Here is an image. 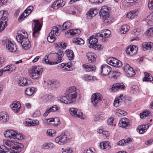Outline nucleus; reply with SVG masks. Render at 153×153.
<instances>
[{"label": "nucleus", "mask_w": 153, "mask_h": 153, "mask_svg": "<svg viewBox=\"0 0 153 153\" xmlns=\"http://www.w3.org/2000/svg\"><path fill=\"white\" fill-rule=\"evenodd\" d=\"M70 138V134L67 132L62 133L61 135L56 137L55 139L56 143L60 145H63L67 142Z\"/></svg>", "instance_id": "6e6552de"}, {"label": "nucleus", "mask_w": 153, "mask_h": 153, "mask_svg": "<svg viewBox=\"0 0 153 153\" xmlns=\"http://www.w3.org/2000/svg\"><path fill=\"white\" fill-rule=\"evenodd\" d=\"M33 9L32 6H28L24 12L19 16L18 20L19 22L22 21L24 19L28 16L31 13Z\"/></svg>", "instance_id": "f8f14e48"}, {"label": "nucleus", "mask_w": 153, "mask_h": 153, "mask_svg": "<svg viewBox=\"0 0 153 153\" xmlns=\"http://www.w3.org/2000/svg\"><path fill=\"white\" fill-rule=\"evenodd\" d=\"M15 134L13 135V139L19 140L23 139V135L22 134L19 133L16 131L15 130Z\"/></svg>", "instance_id": "ea45409f"}, {"label": "nucleus", "mask_w": 153, "mask_h": 153, "mask_svg": "<svg viewBox=\"0 0 153 153\" xmlns=\"http://www.w3.org/2000/svg\"><path fill=\"white\" fill-rule=\"evenodd\" d=\"M149 126L147 125H141L138 126L137 129L138 130L140 134H143L146 131V130L149 128Z\"/></svg>", "instance_id": "7c9ffc66"}, {"label": "nucleus", "mask_w": 153, "mask_h": 153, "mask_svg": "<svg viewBox=\"0 0 153 153\" xmlns=\"http://www.w3.org/2000/svg\"><path fill=\"white\" fill-rule=\"evenodd\" d=\"M42 71V69L41 66H34L30 69L29 72L32 78L35 79L39 77Z\"/></svg>", "instance_id": "20e7f679"}, {"label": "nucleus", "mask_w": 153, "mask_h": 153, "mask_svg": "<svg viewBox=\"0 0 153 153\" xmlns=\"http://www.w3.org/2000/svg\"><path fill=\"white\" fill-rule=\"evenodd\" d=\"M148 7L150 9H152L153 8V0H149Z\"/></svg>", "instance_id": "bf43d9fd"}, {"label": "nucleus", "mask_w": 153, "mask_h": 153, "mask_svg": "<svg viewBox=\"0 0 153 153\" xmlns=\"http://www.w3.org/2000/svg\"><path fill=\"white\" fill-rule=\"evenodd\" d=\"M102 99V95L100 93H95L93 94L91 97V101L93 104L97 105Z\"/></svg>", "instance_id": "ddd939ff"}, {"label": "nucleus", "mask_w": 153, "mask_h": 153, "mask_svg": "<svg viewBox=\"0 0 153 153\" xmlns=\"http://www.w3.org/2000/svg\"><path fill=\"white\" fill-rule=\"evenodd\" d=\"M108 64L114 67H120L122 65V62L113 57L108 58L106 60Z\"/></svg>", "instance_id": "9b49d317"}, {"label": "nucleus", "mask_w": 153, "mask_h": 153, "mask_svg": "<svg viewBox=\"0 0 153 153\" xmlns=\"http://www.w3.org/2000/svg\"><path fill=\"white\" fill-rule=\"evenodd\" d=\"M131 89L134 92H138L139 91L138 87L137 85L133 86Z\"/></svg>", "instance_id": "13d9d810"}, {"label": "nucleus", "mask_w": 153, "mask_h": 153, "mask_svg": "<svg viewBox=\"0 0 153 153\" xmlns=\"http://www.w3.org/2000/svg\"><path fill=\"white\" fill-rule=\"evenodd\" d=\"M40 115V111L39 110L36 111L33 114V116L34 117L39 116Z\"/></svg>", "instance_id": "680f3d73"}, {"label": "nucleus", "mask_w": 153, "mask_h": 153, "mask_svg": "<svg viewBox=\"0 0 153 153\" xmlns=\"http://www.w3.org/2000/svg\"><path fill=\"white\" fill-rule=\"evenodd\" d=\"M19 36V35L18 34L17 36H16V39L18 41V42L20 43L22 42L23 41H25V37L23 36H21V37L19 38V39H18V36Z\"/></svg>", "instance_id": "6e6d98bb"}, {"label": "nucleus", "mask_w": 153, "mask_h": 153, "mask_svg": "<svg viewBox=\"0 0 153 153\" xmlns=\"http://www.w3.org/2000/svg\"><path fill=\"white\" fill-rule=\"evenodd\" d=\"M4 57L2 56H0V68L2 66V64H4Z\"/></svg>", "instance_id": "e2e57ef3"}, {"label": "nucleus", "mask_w": 153, "mask_h": 153, "mask_svg": "<svg viewBox=\"0 0 153 153\" xmlns=\"http://www.w3.org/2000/svg\"><path fill=\"white\" fill-rule=\"evenodd\" d=\"M77 97V95L67 94L66 96H62L59 98V100L63 103L70 104L74 102Z\"/></svg>", "instance_id": "423d86ee"}, {"label": "nucleus", "mask_w": 153, "mask_h": 153, "mask_svg": "<svg viewBox=\"0 0 153 153\" xmlns=\"http://www.w3.org/2000/svg\"><path fill=\"white\" fill-rule=\"evenodd\" d=\"M65 4V2L63 0H57L51 5V8L53 10H56L60 7H63Z\"/></svg>", "instance_id": "f3484780"}, {"label": "nucleus", "mask_w": 153, "mask_h": 153, "mask_svg": "<svg viewBox=\"0 0 153 153\" xmlns=\"http://www.w3.org/2000/svg\"><path fill=\"white\" fill-rule=\"evenodd\" d=\"M94 11L93 9H91L87 13V17L88 19H91L96 15V14L94 13Z\"/></svg>", "instance_id": "37998d69"}, {"label": "nucleus", "mask_w": 153, "mask_h": 153, "mask_svg": "<svg viewBox=\"0 0 153 153\" xmlns=\"http://www.w3.org/2000/svg\"><path fill=\"white\" fill-rule=\"evenodd\" d=\"M150 114L149 111L146 110L144 111L142 113H140V117L141 118H143L146 117L147 115H150Z\"/></svg>", "instance_id": "3c124183"}, {"label": "nucleus", "mask_w": 153, "mask_h": 153, "mask_svg": "<svg viewBox=\"0 0 153 153\" xmlns=\"http://www.w3.org/2000/svg\"><path fill=\"white\" fill-rule=\"evenodd\" d=\"M53 123L54 125L58 126L60 124L59 119L58 117L53 118Z\"/></svg>", "instance_id": "864d4df0"}, {"label": "nucleus", "mask_w": 153, "mask_h": 153, "mask_svg": "<svg viewBox=\"0 0 153 153\" xmlns=\"http://www.w3.org/2000/svg\"><path fill=\"white\" fill-rule=\"evenodd\" d=\"M141 48L144 51L148 50L153 51V43L151 42H144L142 43Z\"/></svg>", "instance_id": "aec40b11"}, {"label": "nucleus", "mask_w": 153, "mask_h": 153, "mask_svg": "<svg viewBox=\"0 0 153 153\" xmlns=\"http://www.w3.org/2000/svg\"><path fill=\"white\" fill-rule=\"evenodd\" d=\"M73 42H75L77 45H82L84 43V40L81 38H75L73 40Z\"/></svg>", "instance_id": "de8ad7c7"}, {"label": "nucleus", "mask_w": 153, "mask_h": 153, "mask_svg": "<svg viewBox=\"0 0 153 153\" xmlns=\"http://www.w3.org/2000/svg\"><path fill=\"white\" fill-rule=\"evenodd\" d=\"M82 67L85 68L87 72L95 70L96 68L95 66L91 65H90L84 64L82 65Z\"/></svg>", "instance_id": "f704fd0d"}, {"label": "nucleus", "mask_w": 153, "mask_h": 153, "mask_svg": "<svg viewBox=\"0 0 153 153\" xmlns=\"http://www.w3.org/2000/svg\"><path fill=\"white\" fill-rule=\"evenodd\" d=\"M130 29L129 26L127 25H123L121 27V30L120 32L122 34H125Z\"/></svg>", "instance_id": "79ce46f5"}, {"label": "nucleus", "mask_w": 153, "mask_h": 153, "mask_svg": "<svg viewBox=\"0 0 153 153\" xmlns=\"http://www.w3.org/2000/svg\"><path fill=\"white\" fill-rule=\"evenodd\" d=\"M95 55L93 53H88L86 54V56L89 62L91 63H94L96 62V58Z\"/></svg>", "instance_id": "b1692460"}, {"label": "nucleus", "mask_w": 153, "mask_h": 153, "mask_svg": "<svg viewBox=\"0 0 153 153\" xmlns=\"http://www.w3.org/2000/svg\"><path fill=\"white\" fill-rule=\"evenodd\" d=\"M48 42L50 43H52L54 42L56 38L53 32H51L49 34V36L47 37Z\"/></svg>", "instance_id": "c9c22d12"}, {"label": "nucleus", "mask_w": 153, "mask_h": 153, "mask_svg": "<svg viewBox=\"0 0 153 153\" xmlns=\"http://www.w3.org/2000/svg\"><path fill=\"white\" fill-rule=\"evenodd\" d=\"M56 134V131L53 129L48 130L46 132V134L49 136H55Z\"/></svg>", "instance_id": "8fccbe9b"}, {"label": "nucleus", "mask_w": 153, "mask_h": 153, "mask_svg": "<svg viewBox=\"0 0 153 153\" xmlns=\"http://www.w3.org/2000/svg\"><path fill=\"white\" fill-rule=\"evenodd\" d=\"M123 95H121L119 97H118L115 98L113 102L114 106L117 107L119 106L122 100L124 99Z\"/></svg>", "instance_id": "bb28decb"}, {"label": "nucleus", "mask_w": 153, "mask_h": 153, "mask_svg": "<svg viewBox=\"0 0 153 153\" xmlns=\"http://www.w3.org/2000/svg\"><path fill=\"white\" fill-rule=\"evenodd\" d=\"M65 52L68 57V59L70 60L73 59L74 57V52L72 50H66Z\"/></svg>", "instance_id": "58836bf2"}, {"label": "nucleus", "mask_w": 153, "mask_h": 153, "mask_svg": "<svg viewBox=\"0 0 153 153\" xmlns=\"http://www.w3.org/2000/svg\"><path fill=\"white\" fill-rule=\"evenodd\" d=\"M41 27L42 25L38 20L34 21V26L33 29V36L34 37L36 38L39 36Z\"/></svg>", "instance_id": "9d476101"}, {"label": "nucleus", "mask_w": 153, "mask_h": 153, "mask_svg": "<svg viewBox=\"0 0 153 153\" xmlns=\"http://www.w3.org/2000/svg\"><path fill=\"white\" fill-rule=\"evenodd\" d=\"M89 1L92 3L94 4L102 3L103 1V0H89Z\"/></svg>", "instance_id": "4d7b16f0"}, {"label": "nucleus", "mask_w": 153, "mask_h": 153, "mask_svg": "<svg viewBox=\"0 0 153 153\" xmlns=\"http://www.w3.org/2000/svg\"><path fill=\"white\" fill-rule=\"evenodd\" d=\"M114 120V118L111 117L108 120L107 123L108 125H112L113 121Z\"/></svg>", "instance_id": "338daca9"}, {"label": "nucleus", "mask_w": 153, "mask_h": 153, "mask_svg": "<svg viewBox=\"0 0 153 153\" xmlns=\"http://www.w3.org/2000/svg\"><path fill=\"white\" fill-rule=\"evenodd\" d=\"M89 39V43L90 44L89 45L90 48H93L95 50H99L102 49L101 45H97V44L98 42V40L95 37L91 36Z\"/></svg>", "instance_id": "1a4fd4ad"}, {"label": "nucleus", "mask_w": 153, "mask_h": 153, "mask_svg": "<svg viewBox=\"0 0 153 153\" xmlns=\"http://www.w3.org/2000/svg\"><path fill=\"white\" fill-rule=\"evenodd\" d=\"M67 46V44L65 43H63L62 42H59L56 45V47L59 48H61L62 49H64Z\"/></svg>", "instance_id": "603ef678"}, {"label": "nucleus", "mask_w": 153, "mask_h": 153, "mask_svg": "<svg viewBox=\"0 0 153 153\" xmlns=\"http://www.w3.org/2000/svg\"><path fill=\"white\" fill-rule=\"evenodd\" d=\"M22 45L23 48L25 50L28 49L31 47L30 41L28 38L25 39V41L20 43Z\"/></svg>", "instance_id": "cd10ccee"}, {"label": "nucleus", "mask_w": 153, "mask_h": 153, "mask_svg": "<svg viewBox=\"0 0 153 153\" xmlns=\"http://www.w3.org/2000/svg\"><path fill=\"white\" fill-rule=\"evenodd\" d=\"M129 120L126 118L121 119L119 121L118 126L122 128H126L129 125Z\"/></svg>", "instance_id": "5701e85b"}, {"label": "nucleus", "mask_w": 153, "mask_h": 153, "mask_svg": "<svg viewBox=\"0 0 153 153\" xmlns=\"http://www.w3.org/2000/svg\"><path fill=\"white\" fill-rule=\"evenodd\" d=\"M69 111L71 115L74 117L84 119L82 113L79 111L76 108H72L69 110Z\"/></svg>", "instance_id": "2eb2a0df"}, {"label": "nucleus", "mask_w": 153, "mask_h": 153, "mask_svg": "<svg viewBox=\"0 0 153 153\" xmlns=\"http://www.w3.org/2000/svg\"><path fill=\"white\" fill-rule=\"evenodd\" d=\"M30 83V81L27 80L26 78H22L19 80V84L22 86L29 85Z\"/></svg>", "instance_id": "473e14b6"}, {"label": "nucleus", "mask_w": 153, "mask_h": 153, "mask_svg": "<svg viewBox=\"0 0 153 153\" xmlns=\"http://www.w3.org/2000/svg\"><path fill=\"white\" fill-rule=\"evenodd\" d=\"M4 145L0 146V153H19L23 149V145L21 143L5 140Z\"/></svg>", "instance_id": "f257e3e1"}, {"label": "nucleus", "mask_w": 153, "mask_h": 153, "mask_svg": "<svg viewBox=\"0 0 153 153\" xmlns=\"http://www.w3.org/2000/svg\"><path fill=\"white\" fill-rule=\"evenodd\" d=\"M84 77L85 80H90L92 79V76L88 75H85Z\"/></svg>", "instance_id": "69168bd1"}, {"label": "nucleus", "mask_w": 153, "mask_h": 153, "mask_svg": "<svg viewBox=\"0 0 153 153\" xmlns=\"http://www.w3.org/2000/svg\"><path fill=\"white\" fill-rule=\"evenodd\" d=\"M131 68V67L128 64H125V65L123 67V69L126 72Z\"/></svg>", "instance_id": "052dcab7"}, {"label": "nucleus", "mask_w": 153, "mask_h": 153, "mask_svg": "<svg viewBox=\"0 0 153 153\" xmlns=\"http://www.w3.org/2000/svg\"><path fill=\"white\" fill-rule=\"evenodd\" d=\"M2 43L3 45H6V48L10 52H15L16 51L17 48L16 44L12 42L10 40L7 39L6 38L2 41Z\"/></svg>", "instance_id": "0eeeda50"}, {"label": "nucleus", "mask_w": 153, "mask_h": 153, "mask_svg": "<svg viewBox=\"0 0 153 153\" xmlns=\"http://www.w3.org/2000/svg\"><path fill=\"white\" fill-rule=\"evenodd\" d=\"M127 73V76L128 77H132L135 75V72L134 71L133 69L132 68H130V69L126 72Z\"/></svg>", "instance_id": "09e8293b"}, {"label": "nucleus", "mask_w": 153, "mask_h": 153, "mask_svg": "<svg viewBox=\"0 0 153 153\" xmlns=\"http://www.w3.org/2000/svg\"><path fill=\"white\" fill-rule=\"evenodd\" d=\"M62 153H73V152L70 149H67L63 151Z\"/></svg>", "instance_id": "774afa93"}, {"label": "nucleus", "mask_w": 153, "mask_h": 153, "mask_svg": "<svg viewBox=\"0 0 153 153\" xmlns=\"http://www.w3.org/2000/svg\"><path fill=\"white\" fill-rule=\"evenodd\" d=\"M99 15L102 17L105 23H111V18L109 17L108 9L106 7L103 6L102 7L99 13Z\"/></svg>", "instance_id": "7ed1b4c3"}, {"label": "nucleus", "mask_w": 153, "mask_h": 153, "mask_svg": "<svg viewBox=\"0 0 153 153\" xmlns=\"http://www.w3.org/2000/svg\"><path fill=\"white\" fill-rule=\"evenodd\" d=\"M109 143L108 142L101 143L100 146L101 149L108 150L111 148Z\"/></svg>", "instance_id": "72a5a7b5"}, {"label": "nucleus", "mask_w": 153, "mask_h": 153, "mask_svg": "<svg viewBox=\"0 0 153 153\" xmlns=\"http://www.w3.org/2000/svg\"><path fill=\"white\" fill-rule=\"evenodd\" d=\"M80 30L78 29L68 30L65 33L66 35L70 34L71 35H75L77 36L80 33Z\"/></svg>", "instance_id": "c756f323"}, {"label": "nucleus", "mask_w": 153, "mask_h": 153, "mask_svg": "<svg viewBox=\"0 0 153 153\" xmlns=\"http://www.w3.org/2000/svg\"><path fill=\"white\" fill-rule=\"evenodd\" d=\"M52 97L51 94H42L41 96V98L43 100L46 101H50Z\"/></svg>", "instance_id": "c03bdc74"}, {"label": "nucleus", "mask_w": 153, "mask_h": 153, "mask_svg": "<svg viewBox=\"0 0 153 153\" xmlns=\"http://www.w3.org/2000/svg\"><path fill=\"white\" fill-rule=\"evenodd\" d=\"M64 53L63 51L61 50H59L54 55V56L57 57L58 59L56 61L53 62H51L48 59V56H46L44 59V61L46 64L48 65H56L61 62L62 60V57L64 56Z\"/></svg>", "instance_id": "39448f33"}, {"label": "nucleus", "mask_w": 153, "mask_h": 153, "mask_svg": "<svg viewBox=\"0 0 153 153\" xmlns=\"http://www.w3.org/2000/svg\"><path fill=\"white\" fill-rule=\"evenodd\" d=\"M8 16L7 11H0V32L3 31L7 26Z\"/></svg>", "instance_id": "f03ea898"}, {"label": "nucleus", "mask_w": 153, "mask_h": 153, "mask_svg": "<svg viewBox=\"0 0 153 153\" xmlns=\"http://www.w3.org/2000/svg\"><path fill=\"white\" fill-rule=\"evenodd\" d=\"M95 151L94 148L92 147L88 149L85 150L83 153H93L94 152L93 151Z\"/></svg>", "instance_id": "5fc2aeb1"}, {"label": "nucleus", "mask_w": 153, "mask_h": 153, "mask_svg": "<svg viewBox=\"0 0 153 153\" xmlns=\"http://www.w3.org/2000/svg\"><path fill=\"white\" fill-rule=\"evenodd\" d=\"M9 119V116L7 113L5 112H2L0 113V121L5 123L7 122Z\"/></svg>", "instance_id": "393cba45"}, {"label": "nucleus", "mask_w": 153, "mask_h": 153, "mask_svg": "<svg viewBox=\"0 0 153 153\" xmlns=\"http://www.w3.org/2000/svg\"><path fill=\"white\" fill-rule=\"evenodd\" d=\"M60 108L56 105H54L50 108H48L44 114L43 115L45 117L48 116V114L52 112L59 111L60 110Z\"/></svg>", "instance_id": "dca6fc26"}, {"label": "nucleus", "mask_w": 153, "mask_h": 153, "mask_svg": "<svg viewBox=\"0 0 153 153\" xmlns=\"http://www.w3.org/2000/svg\"><path fill=\"white\" fill-rule=\"evenodd\" d=\"M19 35V36H18V39H19L20 37H21V36L25 37V39L28 38V35L27 32L25 30H19L17 33Z\"/></svg>", "instance_id": "a19ab883"}, {"label": "nucleus", "mask_w": 153, "mask_h": 153, "mask_svg": "<svg viewBox=\"0 0 153 153\" xmlns=\"http://www.w3.org/2000/svg\"><path fill=\"white\" fill-rule=\"evenodd\" d=\"M15 130H9L6 131L4 133V136L6 138L13 139V135L15 134Z\"/></svg>", "instance_id": "c85d7f7f"}, {"label": "nucleus", "mask_w": 153, "mask_h": 153, "mask_svg": "<svg viewBox=\"0 0 153 153\" xmlns=\"http://www.w3.org/2000/svg\"><path fill=\"white\" fill-rule=\"evenodd\" d=\"M21 106L20 103L19 102H14L11 105V107L13 111L16 113L18 112Z\"/></svg>", "instance_id": "a878e982"}, {"label": "nucleus", "mask_w": 153, "mask_h": 153, "mask_svg": "<svg viewBox=\"0 0 153 153\" xmlns=\"http://www.w3.org/2000/svg\"><path fill=\"white\" fill-rule=\"evenodd\" d=\"M16 67L14 65H10L6 66L2 69L0 70V76L2 75V73L4 72L10 71L11 72L15 70Z\"/></svg>", "instance_id": "6ab92c4d"}, {"label": "nucleus", "mask_w": 153, "mask_h": 153, "mask_svg": "<svg viewBox=\"0 0 153 153\" xmlns=\"http://www.w3.org/2000/svg\"><path fill=\"white\" fill-rule=\"evenodd\" d=\"M144 74L145 76L143 78V81L151 82L153 81V78L148 73L145 72L144 73Z\"/></svg>", "instance_id": "e433bc0d"}, {"label": "nucleus", "mask_w": 153, "mask_h": 153, "mask_svg": "<svg viewBox=\"0 0 153 153\" xmlns=\"http://www.w3.org/2000/svg\"><path fill=\"white\" fill-rule=\"evenodd\" d=\"M72 25L71 23L69 21H66L63 25V30H66L70 28Z\"/></svg>", "instance_id": "49530a36"}, {"label": "nucleus", "mask_w": 153, "mask_h": 153, "mask_svg": "<svg viewBox=\"0 0 153 153\" xmlns=\"http://www.w3.org/2000/svg\"><path fill=\"white\" fill-rule=\"evenodd\" d=\"M138 47L134 45L129 46L126 49V53L131 56L134 55L137 52L138 50Z\"/></svg>", "instance_id": "4468645a"}, {"label": "nucleus", "mask_w": 153, "mask_h": 153, "mask_svg": "<svg viewBox=\"0 0 153 153\" xmlns=\"http://www.w3.org/2000/svg\"><path fill=\"white\" fill-rule=\"evenodd\" d=\"M79 92V90L77 89L74 86H72L68 88L66 90L67 94H74L77 95Z\"/></svg>", "instance_id": "4be33fe9"}, {"label": "nucleus", "mask_w": 153, "mask_h": 153, "mask_svg": "<svg viewBox=\"0 0 153 153\" xmlns=\"http://www.w3.org/2000/svg\"><path fill=\"white\" fill-rule=\"evenodd\" d=\"M102 31L103 34V38H108L111 33L110 31L108 29L103 30Z\"/></svg>", "instance_id": "a18cd8bd"}, {"label": "nucleus", "mask_w": 153, "mask_h": 153, "mask_svg": "<svg viewBox=\"0 0 153 153\" xmlns=\"http://www.w3.org/2000/svg\"><path fill=\"white\" fill-rule=\"evenodd\" d=\"M111 71V68L108 65H102L101 66V72L103 76H105L108 75Z\"/></svg>", "instance_id": "a211bd4d"}, {"label": "nucleus", "mask_w": 153, "mask_h": 153, "mask_svg": "<svg viewBox=\"0 0 153 153\" xmlns=\"http://www.w3.org/2000/svg\"><path fill=\"white\" fill-rule=\"evenodd\" d=\"M125 88V87L123 83H116L112 86L111 89L113 92H115L119 89L123 90Z\"/></svg>", "instance_id": "412c9836"}, {"label": "nucleus", "mask_w": 153, "mask_h": 153, "mask_svg": "<svg viewBox=\"0 0 153 153\" xmlns=\"http://www.w3.org/2000/svg\"><path fill=\"white\" fill-rule=\"evenodd\" d=\"M138 14V12L137 10H132L127 14V17L128 18H133L135 16H137Z\"/></svg>", "instance_id": "4c0bfd02"}, {"label": "nucleus", "mask_w": 153, "mask_h": 153, "mask_svg": "<svg viewBox=\"0 0 153 153\" xmlns=\"http://www.w3.org/2000/svg\"><path fill=\"white\" fill-rule=\"evenodd\" d=\"M35 90L34 87H29L25 90V94L28 96H31L35 92Z\"/></svg>", "instance_id": "2f4dec72"}, {"label": "nucleus", "mask_w": 153, "mask_h": 153, "mask_svg": "<svg viewBox=\"0 0 153 153\" xmlns=\"http://www.w3.org/2000/svg\"><path fill=\"white\" fill-rule=\"evenodd\" d=\"M50 145V144H49ZM50 148L49 144L45 143L42 146V149H48Z\"/></svg>", "instance_id": "0e129e2a"}]
</instances>
